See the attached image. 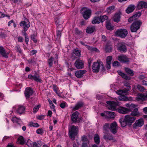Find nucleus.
Masks as SVG:
<instances>
[{"label": "nucleus", "instance_id": "nucleus-1", "mask_svg": "<svg viewBox=\"0 0 147 147\" xmlns=\"http://www.w3.org/2000/svg\"><path fill=\"white\" fill-rule=\"evenodd\" d=\"M81 12L84 18L87 20L90 17L92 12L90 9L86 7H84L81 9Z\"/></svg>", "mask_w": 147, "mask_h": 147}, {"label": "nucleus", "instance_id": "nucleus-2", "mask_svg": "<svg viewBox=\"0 0 147 147\" xmlns=\"http://www.w3.org/2000/svg\"><path fill=\"white\" fill-rule=\"evenodd\" d=\"M78 127L73 125L71 126L69 128V137L74 139L77 134Z\"/></svg>", "mask_w": 147, "mask_h": 147}, {"label": "nucleus", "instance_id": "nucleus-3", "mask_svg": "<svg viewBox=\"0 0 147 147\" xmlns=\"http://www.w3.org/2000/svg\"><path fill=\"white\" fill-rule=\"evenodd\" d=\"M106 103L108 104L107 106L108 109L112 111L116 110V107L119 105V103L118 101H108L106 102Z\"/></svg>", "mask_w": 147, "mask_h": 147}, {"label": "nucleus", "instance_id": "nucleus-4", "mask_svg": "<svg viewBox=\"0 0 147 147\" xmlns=\"http://www.w3.org/2000/svg\"><path fill=\"white\" fill-rule=\"evenodd\" d=\"M142 22L140 21H136L133 22L130 26V30L131 32H136L140 27Z\"/></svg>", "mask_w": 147, "mask_h": 147}, {"label": "nucleus", "instance_id": "nucleus-5", "mask_svg": "<svg viewBox=\"0 0 147 147\" xmlns=\"http://www.w3.org/2000/svg\"><path fill=\"white\" fill-rule=\"evenodd\" d=\"M101 65L102 66V68H104L103 65L101 61H98L94 63L92 66L93 72L95 73H98Z\"/></svg>", "mask_w": 147, "mask_h": 147}, {"label": "nucleus", "instance_id": "nucleus-6", "mask_svg": "<svg viewBox=\"0 0 147 147\" xmlns=\"http://www.w3.org/2000/svg\"><path fill=\"white\" fill-rule=\"evenodd\" d=\"M127 34V30L125 29L117 30L115 32V34L117 36H118L122 38H125Z\"/></svg>", "mask_w": 147, "mask_h": 147}, {"label": "nucleus", "instance_id": "nucleus-7", "mask_svg": "<svg viewBox=\"0 0 147 147\" xmlns=\"http://www.w3.org/2000/svg\"><path fill=\"white\" fill-rule=\"evenodd\" d=\"M21 26H23L24 30L27 31L30 26V23L28 20L25 18L24 21H21L20 23Z\"/></svg>", "mask_w": 147, "mask_h": 147}, {"label": "nucleus", "instance_id": "nucleus-8", "mask_svg": "<svg viewBox=\"0 0 147 147\" xmlns=\"http://www.w3.org/2000/svg\"><path fill=\"white\" fill-rule=\"evenodd\" d=\"M28 78L34 80L37 82H41V79L40 78L39 75L37 73H35L33 75L29 74L28 77Z\"/></svg>", "mask_w": 147, "mask_h": 147}, {"label": "nucleus", "instance_id": "nucleus-9", "mask_svg": "<svg viewBox=\"0 0 147 147\" xmlns=\"http://www.w3.org/2000/svg\"><path fill=\"white\" fill-rule=\"evenodd\" d=\"M117 50L121 53H125L127 51V48L125 43L123 42L118 44Z\"/></svg>", "mask_w": 147, "mask_h": 147}, {"label": "nucleus", "instance_id": "nucleus-10", "mask_svg": "<svg viewBox=\"0 0 147 147\" xmlns=\"http://www.w3.org/2000/svg\"><path fill=\"white\" fill-rule=\"evenodd\" d=\"M84 61L80 59H77L74 63L76 67L78 69H82L84 67Z\"/></svg>", "mask_w": 147, "mask_h": 147}, {"label": "nucleus", "instance_id": "nucleus-11", "mask_svg": "<svg viewBox=\"0 0 147 147\" xmlns=\"http://www.w3.org/2000/svg\"><path fill=\"white\" fill-rule=\"evenodd\" d=\"M125 121L127 123L128 125H131L136 119L135 117H132L131 115H126L125 117Z\"/></svg>", "mask_w": 147, "mask_h": 147}, {"label": "nucleus", "instance_id": "nucleus-12", "mask_svg": "<svg viewBox=\"0 0 147 147\" xmlns=\"http://www.w3.org/2000/svg\"><path fill=\"white\" fill-rule=\"evenodd\" d=\"M109 129L113 134H116L118 129L117 124L116 122L112 123L110 125Z\"/></svg>", "mask_w": 147, "mask_h": 147}, {"label": "nucleus", "instance_id": "nucleus-13", "mask_svg": "<svg viewBox=\"0 0 147 147\" xmlns=\"http://www.w3.org/2000/svg\"><path fill=\"white\" fill-rule=\"evenodd\" d=\"M144 124V121L142 118H140L136 121L133 124L134 129H136L137 127H141Z\"/></svg>", "mask_w": 147, "mask_h": 147}, {"label": "nucleus", "instance_id": "nucleus-14", "mask_svg": "<svg viewBox=\"0 0 147 147\" xmlns=\"http://www.w3.org/2000/svg\"><path fill=\"white\" fill-rule=\"evenodd\" d=\"M116 111L119 113L123 114H127L131 111V109H128L121 107H120L119 108L117 109Z\"/></svg>", "mask_w": 147, "mask_h": 147}, {"label": "nucleus", "instance_id": "nucleus-15", "mask_svg": "<svg viewBox=\"0 0 147 147\" xmlns=\"http://www.w3.org/2000/svg\"><path fill=\"white\" fill-rule=\"evenodd\" d=\"M33 94V90L30 87L26 88L24 91V94L26 98H29Z\"/></svg>", "mask_w": 147, "mask_h": 147}, {"label": "nucleus", "instance_id": "nucleus-16", "mask_svg": "<svg viewBox=\"0 0 147 147\" xmlns=\"http://www.w3.org/2000/svg\"><path fill=\"white\" fill-rule=\"evenodd\" d=\"M118 60L122 63H127L129 61V58L125 55H121L118 56Z\"/></svg>", "mask_w": 147, "mask_h": 147}, {"label": "nucleus", "instance_id": "nucleus-17", "mask_svg": "<svg viewBox=\"0 0 147 147\" xmlns=\"http://www.w3.org/2000/svg\"><path fill=\"white\" fill-rule=\"evenodd\" d=\"M147 8V3L144 1H141L137 5V8L138 9Z\"/></svg>", "mask_w": 147, "mask_h": 147}, {"label": "nucleus", "instance_id": "nucleus-18", "mask_svg": "<svg viewBox=\"0 0 147 147\" xmlns=\"http://www.w3.org/2000/svg\"><path fill=\"white\" fill-rule=\"evenodd\" d=\"M86 72V71L85 70H79L76 72L75 75L77 78H81L83 76V75Z\"/></svg>", "mask_w": 147, "mask_h": 147}, {"label": "nucleus", "instance_id": "nucleus-19", "mask_svg": "<svg viewBox=\"0 0 147 147\" xmlns=\"http://www.w3.org/2000/svg\"><path fill=\"white\" fill-rule=\"evenodd\" d=\"M79 114V113L78 111H75L72 114L71 116V120L74 123L77 121Z\"/></svg>", "mask_w": 147, "mask_h": 147}, {"label": "nucleus", "instance_id": "nucleus-20", "mask_svg": "<svg viewBox=\"0 0 147 147\" xmlns=\"http://www.w3.org/2000/svg\"><path fill=\"white\" fill-rule=\"evenodd\" d=\"M0 54L6 58H7L8 57V53H6L5 49L2 46H0Z\"/></svg>", "mask_w": 147, "mask_h": 147}, {"label": "nucleus", "instance_id": "nucleus-21", "mask_svg": "<svg viewBox=\"0 0 147 147\" xmlns=\"http://www.w3.org/2000/svg\"><path fill=\"white\" fill-rule=\"evenodd\" d=\"M133 111L131 113V115L133 116L139 117L140 115V114L139 111L138 109L137 108L135 107L131 109Z\"/></svg>", "mask_w": 147, "mask_h": 147}, {"label": "nucleus", "instance_id": "nucleus-22", "mask_svg": "<svg viewBox=\"0 0 147 147\" xmlns=\"http://www.w3.org/2000/svg\"><path fill=\"white\" fill-rule=\"evenodd\" d=\"M106 117L109 118H113L115 116V113L113 112L105 111Z\"/></svg>", "mask_w": 147, "mask_h": 147}, {"label": "nucleus", "instance_id": "nucleus-23", "mask_svg": "<svg viewBox=\"0 0 147 147\" xmlns=\"http://www.w3.org/2000/svg\"><path fill=\"white\" fill-rule=\"evenodd\" d=\"M63 30V28L61 25L59 24L57 26V36L58 38H60L61 32Z\"/></svg>", "mask_w": 147, "mask_h": 147}, {"label": "nucleus", "instance_id": "nucleus-24", "mask_svg": "<svg viewBox=\"0 0 147 147\" xmlns=\"http://www.w3.org/2000/svg\"><path fill=\"white\" fill-rule=\"evenodd\" d=\"M112 59V57L111 56H109L107 57L106 59L107 67L109 69L111 68V62Z\"/></svg>", "mask_w": 147, "mask_h": 147}, {"label": "nucleus", "instance_id": "nucleus-25", "mask_svg": "<svg viewBox=\"0 0 147 147\" xmlns=\"http://www.w3.org/2000/svg\"><path fill=\"white\" fill-rule=\"evenodd\" d=\"M84 105V103L81 101L78 102L75 106L72 108L74 110H76L82 107Z\"/></svg>", "mask_w": 147, "mask_h": 147}, {"label": "nucleus", "instance_id": "nucleus-26", "mask_svg": "<svg viewBox=\"0 0 147 147\" xmlns=\"http://www.w3.org/2000/svg\"><path fill=\"white\" fill-rule=\"evenodd\" d=\"M121 14V13L120 12L115 14L113 17V20L115 22L118 23L120 21Z\"/></svg>", "mask_w": 147, "mask_h": 147}, {"label": "nucleus", "instance_id": "nucleus-27", "mask_svg": "<svg viewBox=\"0 0 147 147\" xmlns=\"http://www.w3.org/2000/svg\"><path fill=\"white\" fill-rule=\"evenodd\" d=\"M136 7L133 5H130L126 10V12L127 13H130L132 12L135 9Z\"/></svg>", "mask_w": 147, "mask_h": 147}, {"label": "nucleus", "instance_id": "nucleus-28", "mask_svg": "<svg viewBox=\"0 0 147 147\" xmlns=\"http://www.w3.org/2000/svg\"><path fill=\"white\" fill-rule=\"evenodd\" d=\"M105 49L106 53H110L112 51V47L110 44L107 43L105 46Z\"/></svg>", "mask_w": 147, "mask_h": 147}, {"label": "nucleus", "instance_id": "nucleus-29", "mask_svg": "<svg viewBox=\"0 0 147 147\" xmlns=\"http://www.w3.org/2000/svg\"><path fill=\"white\" fill-rule=\"evenodd\" d=\"M26 142L24 137L21 136H20L18 139L17 143L21 145L24 144Z\"/></svg>", "mask_w": 147, "mask_h": 147}, {"label": "nucleus", "instance_id": "nucleus-30", "mask_svg": "<svg viewBox=\"0 0 147 147\" xmlns=\"http://www.w3.org/2000/svg\"><path fill=\"white\" fill-rule=\"evenodd\" d=\"M25 109V108L24 106L22 105H19L17 110V113L21 114L23 113Z\"/></svg>", "mask_w": 147, "mask_h": 147}, {"label": "nucleus", "instance_id": "nucleus-31", "mask_svg": "<svg viewBox=\"0 0 147 147\" xmlns=\"http://www.w3.org/2000/svg\"><path fill=\"white\" fill-rule=\"evenodd\" d=\"M106 26L108 30H112L114 29V27L111 26V23L109 20L106 21Z\"/></svg>", "mask_w": 147, "mask_h": 147}, {"label": "nucleus", "instance_id": "nucleus-32", "mask_svg": "<svg viewBox=\"0 0 147 147\" xmlns=\"http://www.w3.org/2000/svg\"><path fill=\"white\" fill-rule=\"evenodd\" d=\"M136 100L138 101L146 100L145 95L142 94H138V97L136 98Z\"/></svg>", "mask_w": 147, "mask_h": 147}, {"label": "nucleus", "instance_id": "nucleus-33", "mask_svg": "<svg viewBox=\"0 0 147 147\" xmlns=\"http://www.w3.org/2000/svg\"><path fill=\"white\" fill-rule=\"evenodd\" d=\"M100 19L99 17H94L92 21V23L93 24H98L100 22Z\"/></svg>", "mask_w": 147, "mask_h": 147}, {"label": "nucleus", "instance_id": "nucleus-34", "mask_svg": "<svg viewBox=\"0 0 147 147\" xmlns=\"http://www.w3.org/2000/svg\"><path fill=\"white\" fill-rule=\"evenodd\" d=\"M119 99L120 100H123L124 101L132 100L131 98H130V99H129L128 97L123 94L119 96Z\"/></svg>", "mask_w": 147, "mask_h": 147}, {"label": "nucleus", "instance_id": "nucleus-35", "mask_svg": "<svg viewBox=\"0 0 147 147\" xmlns=\"http://www.w3.org/2000/svg\"><path fill=\"white\" fill-rule=\"evenodd\" d=\"M95 30L94 27H88L86 30V32L88 33L91 34L93 33Z\"/></svg>", "mask_w": 147, "mask_h": 147}, {"label": "nucleus", "instance_id": "nucleus-36", "mask_svg": "<svg viewBox=\"0 0 147 147\" xmlns=\"http://www.w3.org/2000/svg\"><path fill=\"white\" fill-rule=\"evenodd\" d=\"M94 140L96 144H98L100 142V138L99 135L97 134H95L94 136Z\"/></svg>", "mask_w": 147, "mask_h": 147}, {"label": "nucleus", "instance_id": "nucleus-37", "mask_svg": "<svg viewBox=\"0 0 147 147\" xmlns=\"http://www.w3.org/2000/svg\"><path fill=\"white\" fill-rule=\"evenodd\" d=\"M125 71L130 76H133L134 75V73L133 71L128 68L125 67Z\"/></svg>", "mask_w": 147, "mask_h": 147}, {"label": "nucleus", "instance_id": "nucleus-38", "mask_svg": "<svg viewBox=\"0 0 147 147\" xmlns=\"http://www.w3.org/2000/svg\"><path fill=\"white\" fill-rule=\"evenodd\" d=\"M103 137L106 140H111L113 139L112 136L109 134L105 135Z\"/></svg>", "mask_w": 147, "mask_h": 147}, {"label": "nucleus", "instance_id": "nucleus-39", "mask_svg": "<svg viewBox=\"0 0 147 147\" xmlns=\"http://www.w3.org/2000/svg\"><path fill=\"white\" fill-rule=\"evenodd\" d=\"M54 59L52 57H51L48 59L47 61L50 67H51L52 66Z\"/></svg>", "mask_w": 147, "mask_h": 147}, {"label": "nucleus", "instance_id": "nucleus-40", "mask_svg": "<svg viewBox=\"0 0 147 147\" xmlns=\"http://www.w3.org/2000/svg\"><path fill=\"white\" fill-rule=\"evenodd\" d=\"M141 15V13L140 12H137V13L135 14L133 16L131 17H130L129 19H128V22H131V21H132L133 19L134 18H135V17H136L138 15H139V16H140Z\"/></svg>", "mask_w": 147, "mask_h": 147}, {"label": "nucleus", "instance_id": "nucleus-41", "mask_svg": "<svg viewBox=\"0 0 147 147\" xmlns=\"http://www.w3.org/2000/svg\"><path fill=\"white\" fill-rule=\"evenodd\" d=\"M42 145V143L40 141H38L37 142H33V146L32 147H40Z\"/></svg>", "mask_w": 147, "mask_h": 147}, {"label": "nucleus", "instance_id": "nucleus-42", "mask_svg": "<svg viewBox=\"0 0 147 147\" xmlns=\"http://www.w3.org/2000/svg\"><path fill=\"white\" fill-rule=\"evenodd\" d=\"M119 121L121 126L123 127H125L127 125H128L127 123L125 121V119L123 120H122L121 119H120Z\"/></svg>", "mask_w": 147, "mask_h": 147}, {"label": "nucleus", "instance_id": "nucleus-43", "mask_svg": "<svg viewBox=\"0 0 147 147\" xmlns=\"http://www.w3.org/2000/svg\"><path fill=\"white\" fill-rule=\"evenodd\" d=\"M99 17L100 22H103L105 20H108V17L106 15L100 16Z\"/></svg>", "mask_w": 147, "mask_h": 147}, {"label": "nucleus", "instance_id": "nucleus-44", "mask_svg": "<svg viewBox=\"0 0 147 147\" xmlns=\"http://www.w3.org/2000/svg\"><path fill=\"white\" fill-rule=\"evenodd\" d=\"M81 51L77 49H75L73 51V53L77 56L79 57L80 56Z\"/></svg>", "mask_w": 147, "mask_h": 147}, {"label": "nucleus", "instance_id": "nucleus-45", "mask_svg": "<svg viewBox=\"0 0 147 147\" xmlns=\"http://www.w3.org/2000/svg\"><path fill=\"white\" fill-rule=\"evenodd\" d=\"M29 125L31 127H38L39 126V125L37 123H33L32 122H30Z\"/></svg>", "mask_w": 147, "mask_h": 147}, {"label": "nucleus", "instance_id": "nucleus-46", "mask_svg": "<svg viewBox=\"0 0 147 147\" xmlns=\"http://www.w3.org/2000/svg\"><path fill=\"white\" fill-rule=\"evenodd\" d=\"M125 86L126 87V88H124L123 90L124 91V92L125 93L127 92L128 91L130 90L131 87L128 84L126 85V84H125Z\"/></svg>", "mask_w": 147, "mask_h": 147}, {"label": "nucleus", "instance_id": "nucleus-47", "mask_svg": "<svg viewBox=\"0 0 147 147\" xmlns=\"http://www.w3.org/2000/svg\"><path fill=\"white\" fill-rule=\"evenodd\" d=\"M125 106L129 108V109H131H131L133 108H134L136 107V105L134 104H131L130 105L129 104L127 103L125 104Z\"/></svg>", "mask_w": 147, "mask_h": 147}, {"label": "nucleus", "instance_id": "nucleus-48", "mask_svg": "<svg viewBox=\"0 0 147 147\" xmlns=\"http://www.w3.org/2000/svg\"><path fill=\"white\" fill-rule=\"evenodd\" d=\"M20 120L19 118H17L16 116H14L12 117L11 120L13 122L18 123L19 122V121Z\"/></svg>", "mask_w": 147, "mask_h": 147}, {"label": "nucleus", "instance_id": "nucleus-49", "mask_svg": "<svg viewBox=\"0 0 147 147\" xmlns=\"http://www.w3.org/2000/svg\"><path fill=\"white\" fill-rule=\"evenodd\" d=\"M15 49L17 52L20 54L22 53V50H21L20 46L19 45H18L16 46Z\"/></svg>", "mask_w": 147, "mask_h": 147}, {"label": "nucleus", "instance_id": "nucleus-50", "mask_svg": "<svg viewBox=\"0 0 147 147\" xmlns=\"http://www.w3.org/2000/svg\"><path fill=\"white\" fill-rule=\"evenodd\" d=\"M31 38L33 42L35 43H36L37 42V36L34 34H33L31 35Z\"/></svg>", "mask_w": 147, "mask_h": 147}, {"label": "nucleus", "instance_id": "nucleus-51", "mask_svg": "<svg viewBox=\"0 0 147 147\" xmlns=\"http://www.w3.org/2000/svg\"><path fill=\"white\" fill-rule=\"evenodd\" d=\"M26 145L29 147H32L33 142L30 140L28 139L26 142Z\"/></svg>", "mask_w": 147, "mask_h": 147}, {"label": "nucleus", "instance_id": "nucleus-52", "mask_svg": "<svg viewBox=\"0 0 147 147\" xmlns=\"http://www.w3.org/2000/svg\"><path fill=\"white\" fill-rule=\"evenodd\" d=\"M88 49L90 50L91 51H98V50L95 47H90V46H88Z\"/></svg>", "mask_w": 147, "mask_h": 147}, {"label": "nucleus", "instance_id": "nucleus-53", "mask_svg": "<svg viewBox=\"0 0 147 147\" xmlns=\"http://www.w3.org/2000/svg\"><path fill=\"white\" fill-rule=\"evenodd\" d=\"M115 8L114 6H112L109 7L107 9V11L108 13L111 12V11L113 10Z\"/></svg>", "mask_w": 147, "mask_h": 147}, {"label": "nucleus", "instance_id": "nucleus-54", "mask_svg": "<svg viewBox=\"0 0 147 147\" xmlns=\"http://www.w3.org/2000/svg\"><path fill=\"white\" fill-rule=\"evenodd\" d=\"M40 106L39 105L35 106L33 109V112L34 113H36L38 110Z\"/></svg>", "mask_w": 147, "mask_h": 147}, {"label": "nucleus", "instance_id": "nucleus-55", "mask_svg": "<svg viewBox=\"0 0 147 147\" xmlns=\"http://www.w3.org/2000/svg\"><path fill=\"white\" fill-rule=\"evenodd\" d=\"M137 88L141 91H143L144 90H145V88L143 86H142L140 85H138L137 86Z\"/></svg>", "mask_w": 147, "mask_h": 147}, {"label": "nucleus", "instance_id": "nucleus-56", "mask_svg": "<svg viewBox=\"0 0 147 147\" xmlns=\"http://www.w3.org/2000/svg\"><path fill=\"white\" fill-rule=\"evenodd\" d=\"M117 94L120 96L125 93L123 90H117L116 92Z\"/></svg>", "mask_w": 147, "mask_h": 147}, {"label": "nucleus", "instance_id": "nucleus-57", "mask_svg": "<svg viewBox=\"0 0 147 147\" xmlns=\"http://www.w3.org/2000/svg\"><path fill=\"white\" fill-rule=\"evenodd\" d=\"M120 63L117 61H115L113 63V66H120Z\"/></svg>", "mask_w": 147, "mask_h": 147}, {"label": "nucleus", "instance_id": "nucleus-58", "mask_svg": "<svg viewBox=\"0 0 147 147\" xmlns=\"http://www.w3.org/2000/svg\"><path fill=\"white\" fill-rule=\"evenodd\" d=\"M82 140L85 142H88L86 137L85 136H83L82 137Z\"/></svg>", "mask_w": 147, "mask_h": 147}, {"label": "nucleus", "instance_id": "nucleus-59", "mask_svg": "<svg viewBox=\"0 0 147 147\" xmlns=\"http://www.w3.org/2000/svg\"><path fill=\"white\" fill-rule=\"evenodd\" d=\"M122 77L126 80H130V77L126 75L123 74Z\"/></svg>", "mask_w": 147, "mask_h": 147}, {"label": "nucleus", "instance_id": "nucleus-60", "mask_svg": "<svg viewBox=\"0 0 147 147\" xmlns=\"http://www.w3.org/2000/svg\"><path fill=\"white\" fill-rule=\"evenodd\" d=\"M109 123H105L103 127L104 130H106L109 128Z\"/></svg>", "mask_w": 147, "mask_h": 147}, {"label": "nucleus", "instance_id": "nucleus-61", "mask_svg": "<svg viewBox=\"0 0 147 147\" xmlns=\"http://www.w3.org/2000/svg\"><path fill=\"white\" fill-rule=\"evenodd\" d=\"M7 36L4 33L0 32V37L1 38H4Z\"/></svg>", "mask_w": 147, "mask_h": 147}, {"label": "nucleus", "instance_id": "nucleus-62", "mask_svg": "<svg viewBox=\"0 0 147 147\" xmlns=\"http://www.w3.org/2000/svg\"><path fill=\"white\" fill-rule=\"evenodd\" d=\"M101 39H102V41H103L104 42L106 41L107 40L106 37L104 35H102Z\"/></svg>", "mask_w": 147, "mask_h": 147}, {"label": "nucleus", "instance_id": "nucleus-63", "mask_svg": "<svg viewBox=\"0 0 147 147\" xmlns=\"http://www.w3.org/2000/svg\"><path fill=\"white\" fill-rule=\"evenodd\" d=\"M36 132L38 134H41L43 132L42 129H38L36 130Z\"/></svg>", "mask_w": 147, "mask_h": 147}, {"label": "nucleus", "instance_id": "nucleus-64", "mask_svg": "<svg viewBox=\"0 0 147 147\" xmlns=\"http://www.w3.org/2000/svg\"><path fill=\"white\" fill-rule=\"evenodd\" d=\"M88 142H83L82 145V147H88Z\"/></svg>", "mask_w": 147, "mask_h": 147}]
</instances>
